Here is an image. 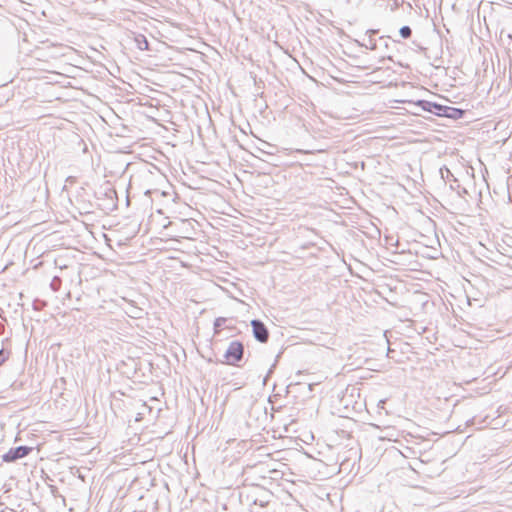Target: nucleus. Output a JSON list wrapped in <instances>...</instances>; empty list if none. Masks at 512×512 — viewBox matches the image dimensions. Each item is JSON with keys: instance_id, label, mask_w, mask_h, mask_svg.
<instances>
[{"instance_id": "423d86ee", "label": "nucleus", "mask_w": 512, "mask_h": 512, "mask_svg": "<svg viewBox=\"0 0 512 512\" xmlns=\"http://www.w3.org/2000/svg\"><path fill=\"white\" fill-rule=\"evenodd\" d=\"M464 113L465 111L460 108L446 106L443 117L458 120L463 117Z\"/></svg>"}, {"instance_id": "f8f14e48", "label": "nucleus", "mask_w": 512, "mask_h": 512, "mask_svg": "<svg viewBox=\"0 0 512 512\" xmlns=\"http://www.w3.org/2000/svg\"><path fill=\"white\" fill-rule=\"evenodd\" d=\"M378 32H379L378 29H368L366 31V36H368V38H370V37L373 38L375 35L378 34Z\"/></svg>"}, {"instance_id": "f3484780", "label": "nucleus", "mask_w": 512, "mask_h": 512, "mask_svg": "<svg viewBox=\"0 0 512 512\" xmlns=\"http://www.w3.org/2000/svg\"><path fill=\"white\" fill-rule=\"evenodd\" d=\"M383 46H385V48H388V43L387 42L383 43Z\"/></svg>"}, {"instance_id": "ddd939ff", "label": "nucleus", "mask_w": 512, "mask_h": 512, "mask_svg": "<svg viewBox=\"0 0 512 512\" xmlns=\"http://www.w3.org/2000/svg\"><path fill=\"white\" fill-rule=\"evenodd\" d=\"M56 282H58V283L60 282V278L59 277H54L53 280H52V283H51V287L55 291L58 289Z\"/></svg>"}, {"instance_id": "9d476101", "label": "nucleus", "mask_w": 512, "mask_h": 512, "mask_svg": "<svg viewBox=\"0 0 512 512\" xmlns=\"http://www.w3.org/2000/svg\"><path fill=\"white\" fill-rule=\"evenodd\" d=\"M227 318L218 317L214 320V333L218 334L220 332V328L226 323Z\"/></svg>"}, {"instance_id": "2eb2a0df", "label": "nucleus", "mask_w": 512, "mask_h": 512, "mask_svg": "<svg viewBox=\"0 0 512 512\" xmlns=\"http://www.w3.org/2000/svg\"><path fill=\"white\" fill-rule=\"evenodd\" d=\"M444 170H445L446 174L451 175V172H450V170H449L448 168H446V167H445L444 169H443V168H441V169H440V172H441L442 178H444V177H445V176H444V172H443Z\"/></svg>"}, {"instance_id": "39448f33", "label": "nucleus", "mask_w": 512, "mask_h": 512, "mask_svg": "<svg viewBox=\"0 0 512 512\" xmlns=\"http://www.w3.org/2000/svg\"><path fill=\"white\" fill-rule=\"evenodd\" d=\"M415 105L418 106L419 108H421V110L429 112V113L434 114L439 117L444 116V112L446 109L445 105H441L439 103L431 102V101H427V100H418L415 103Z\"/></svg>"}, {"instance_id": "f03ea898", "label": "nucleus", "mask_w": 512, "mask_h": 512, "mask_svg": "<svg viewBox=\"0 0 512 512\" xmlns=\"http://www.w3.org/2000/svg\"><path fill=\"white\" fill-rule=\"evenodd\" d=\"M244 345L238 340L231 341L224 354L225 363L232 366H237L243 359Z\"/></svg>"}, {"instance_id": "9b49d317", "label": "nucleus", "mask_w": 512, "mask_h": 512, "mask_svg": "<svg viewBox=\"0 0 512 512\" xmlns=\"http://www.w3.org/2000/svg\"><path fill=\"white\" fill-rule=\"evenodd\" d=\"M399 34L402 38L408 39L412 35V29L407 25L402 26L399 30Z\"/></svg>"}, {"instance_id": "0eeeda50", "label": "nucleus", "mask_w": 512, "mask_h": 512, "mask_svg": "<svg viewBox=\"0 0 512 512\" xmlns=\"http://www.w3.org/2000/svg\"><path fill=\"white\" fill-rule=\"evenodd\" d=\"M135 42H136V45H137L138 49H140V50H149V42H148V40L146 39V37L144 35L138 34L135 37Z\"/></svg>"}, {"instance_id": "20e7f679", "label": "nucleus", "mask_w": 512, "mask_h": 512, "mask_svg": "<svg viewBox=\"0 0 512 512\" xmlns=\"http://www.w3.org/2000/svg\"><path fill=\"white\" fill-rule=\"evenodd\" d=\"M254 338L260 343H266L269 340V331L266 325L259 319L251 321Z\"/></svg>"}, {"instance_id": "4468645a", "label": "nucleus", "mask_w": 512, "mask_h": 512, "mask_svg": "<svg viewBox=\"0 0 512 512\" xmlns=\"http://www.w3.org/2000/svg\"><path fill=\"white\" fill-rule=\"evenodd\" d=\"M6 361V356L4 354V350H0V365L3 364Z\"/></svg>"}, {"instance_id": "6e6552de", "label": "nucleus", "mask_w": 512, "mask_h": 512, "mask_svg": "<svg viewBox=\"0 0 512 512\" xmlns=\"http://www.w3.org/2000/svg\"><path fill=\"white\" fill-rule=\"evenodd\" d=\"M359 46L365 47L366 49L370 50H376L377 49V42L374 38H368L367 43H361L359 41H356Z\"/></svg>"}, {"instance_id": "f257e3e1", "label": "nucleus", "mask_w": 512, "mask_h": 512, "mask_svg": "<svg viewBox=\"0 0 512 512\" xmlns=\"http://www.w3.org/2000/svg\"><path fill=\"white\" fill-rule=\"evenodd\" d=\"M240 502L248 506L250 512H260L259 508L266 507L273 494L262 486L255 485L240 492Z\"/></svg>"}, {"instance_id": "dca6fc26", "label": "nucleus", "mask_w": 512, "mask_h": 512, "mask_svg": "<svg viewBox=\"0 0 512 512\" xmlns=\"http://www.w3.org/2000/svg\"><path fill=\"white\" fill-rule=\"evenodd\" d=\"M275 367V364L272 365V367L270 368V370L268 371V374L266 375V377L264 378V384L266 383V380L267 378L270 376V374L272 373L273 371V368Z\"/></svg>"}, {"instance_id": "7ed1b4c3", "label": "nucleus", "mask_w": 512, "mask_h": 512, "mask_svg": "<svg viewBox=\"0 0 512 512\" xmlns=\"http://www.w3.org/2000/svg\"><path fill=\"white\" fill-rule=\"evenodd\" d=\"M32 450V447L25 445L14 447L9 449L6 453H4L2 455V459L4 462L7 463L15 462L29 455L32 452Z\"/></svg>"}, {"instance_id": "1a4fd4ad", "label": "nucleus", "mask_w": 512, "mask_h": 512, "mask_svg": "<svg viewBox=\"0 0 512 512\" xmlns=\"http://www.w3.org/2000/svg\"><path fill=\"white\" fill-rule=\"evenodd\" d=\"M128 313L130 317L139 319L142 318L144 311L139 307L131 306V309L129 310Z\"/></svg>"}]
</instances>
